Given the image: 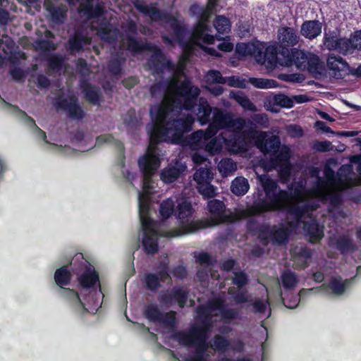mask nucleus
<instances>
[{"label":"nucleus","instance_id":"09e8293b","mask_svg":"<svg viewBox=\"0 0 361 361\" xmlns=\"http://www.w3.org/2000/svg\"><path fill=\"white\" fill-rule=\"evenodd\" d=\"M288 154L287 152H273L271 154L269 164L271 168L275 169L282 166L283 163L288 161Z\"/></svg>","mask_w":361,"mask_h":361},{"label":"nucleus","instance_id":"c9c22d12","mask_svg":"<svg viewBox=\"0 0 361 361\" xmlns=\"http://www.w3.org/2000/svg\"><path fill=\"white\" fill-rule=\"evenodd\" d=\"M87 37L82 31L77 30L69 38V49L71 51L79 52L82 50L84 44H87Z\"/></svg>","mask_w":361,"mask_h":361},{"label":"nucleus","instance_id":"6e6552de","mask_svg":"<svg viewBox=\"0 0 361 361\" xmlns=\"http://www.w3.org/2000/svg\"><path fill=\"white\" fill-rule=\"evenodd\" d=\"M54 105L56 109L66 112L72 120L82 121L86 116L78 98L75 94H69L67 97L60 94L55 98Z\"/></svg>","mask_w":361,"mask_h":361},{"label":"nucleus","instance_id":"a18cd8bd","mask_svg":"<svg viewBox=\"0 0 361 361\" xmlns=\"http://www.w3.org/2000/svg\"><path fill=\"white\" fill-rule=\"evenodd\" d=\"M231 343L228 338L221 335H216L212 339L210 348L219 352H226L230 348Z\"/></svg>","mask_w":361,"mask_h":361},{"label":"nucleus","instance_id":"3c124183","mask_svg":"<svg viewBox=\"0 0 361 361\" xmlns=\"http://www.w3.org/2000/svg\"><path fill=\"white\" fill-rule=\"evenodd\" d=\"M174 211V202L169 198L164 200L159 207V214L163 219H169Z\"/></svg>","mask_w":361,"mask_h":361},{"label":"nucleus","instance_id":"f3484780","mask_svg":"<svg viewBox=\"0 0 361 361\" xmlns=\"http://www.w3.org/2000/svg\"><path fill=\"white\" fill-rule=\"evenodd\" d=\"M255 145L264 154H271L278 152L281 140L277 135L267 136L266 132L260 131L256 135Z\"/></svg>","mask_w":361,"mask_h":361},{"label":"nucleus","instance_id":"69168bd1","mask_svg":"<svg viewBox=\"0 0 361 361\" xmlns=\"http://www.w3.org/2000/svg\"><path fill=\"white\" fill-rule=\"evenodd\" d=\"M226 84L230 87L237 88H245L246 81L244 79L240 78L239 76L231 75L226 77Z\"/></svg>","mask_w":361,"mask_h":361},{"label":"nucleus","instance_id":"ddd939ff","mask_svg":"<svg viewBox=\"0 0 361 361\" xmlns=\"http://www.w3.org/2000/svg\"><path fill=\"white\" fill-rule=\"evenodd\" d=\"M278 42L272 44L276 47L277 55L279 56L283 54L286 49L292 50L294 46L298 44L300 36L297 30L291 27H281L277 32Z\"/></svg>","mask_w":361,"mask_h":361},{"label":"nucleus","instance_id":"412c9836","mask_svg":"<svg viewBox=\"0 0 361 361\" xmlns=\"http://www.w3.org/2000/svg\"><path fill=\"white\" fill-rule=\"evenodd\" d=\"M85 271L78 278L79 286L82 289L94 288L100 286L99 273L90 264H84Z\"/></svg>","mask_w":361,"mask_h":361},{"label":"nucleus","instance_id":"8fccbe9b","mask_svg":"<svg viewBox=\"0 0 361 361\" xmlns=\"http://www.w3.org/2000/svg\"><path fill=\"white\" fill-rule=\"evenodd\" d=\"M97 31L101 38L106 42H112L116 39L115 36L111 35L112 26L109 23H101Z\"/></svg>","mask_w":361,"mask_h":361},{"label":"nucleus","instance_id":"f704fd0d","mask_svg":"<svg viewBox=\"0 0 361 361\" xmlns=\"http://www.w3.org/2000/svg\"><path fill=\"white\" fill-rule=\"evenodd\" d=\"M142 245L144 252L147 255H153L159 251L158 239L156 234L152 235L147 233H143Z\"/></svg>","mask_w":361,"mask_h":361},{"label":"nucleus","instance_id":"6e6d98bb","mask_svg":"<svg viewBox=\"0 0 361 361\" xmlns=\"http://www.w3.org/2000/svg\"><path fill=\"white\" fill-rule=\"evenodd\" d=\"M246 126V121L242 117L234 118L232 117L228 130L231 131L233 134L238 133V132L244 131L243 128Z\"/></svg>","mask_w":361,"mask_h":361},{"label":"nucleus","instance_id":"e433bc0d","mask_svg":"<svg viewBox=\"0 0 361 361\" xmlns=\"http://www.w3.org/2000/svg\"><path fill=\"white\" fill-rule=\"evenodd\" d=\"M250 185L247 179L239 176L235 178L231 182V190L237 196H243L248 191Z\"/></svg>","mask_w":361,"mask_h":361},{"label":"nucleus","instance_id":"7ed1b4c3","mask_svg":"<svg viewBox=\"0 0 361 361\" xmlns=\"http://www.w3.org/2000/svg\"><path fill=\"white\" fill-rule=\"evenodd\" d=\"M200 94V89L192 85L190 80L185 79L177 86L176 96L178 97L173 99L171 105L166 106L188 111H192L197 106V120L201 126H205L211 121V114L214 109L206 98H199Z\"/></svg>","mask_w":361,"mask_h":361},{"label":"nucleus","instance_id":"f03ea898","mask_svg":"<svg viewBox=\"0 0 361 361\" xmlns=\"http://www.w3.org/2000/svg\"><path fill=\"white\" fill-rule=\"evenodd\" d=\"M259 181L263 189L265 196L255 200L251 209L255 214H261L270 212H284L299 220L303 214L302 209L298 205L289 206L291 194L286 190L281 189L277 182L268 176L262 175Z\"/></svg>","mask_w":361,"mask_h":361},{"label":"nucleus","instance_id":"393cba45","mask_svg":"<svg viewBox=\"0 0 361 361\" xmlns=\"http://www.w3.org/2000/svg\"><path fill=\"white\" fill-rule=\"evenodd\" d=\"M322 30V23L318 20H305L300 27V34L310 40L319 36Z\"/></svg>","mask_w":361,"mask_h":361},{"label":"nucleus","instance_id":"37998d69","mask_svg":"<svg viewBox=\"0 0 361 361\" xmlns=\"http://www.w3.org/2000/svg\"><path fill=\"white\" fill-rule=\"evenodd\" d=\"M194 212L190 202L183 201L178 204L176 216L180 220H184L190 216Z\"/></svg>","mask_w":361,"mask_h":361},{"label":"nucleus","instance_id":"9d476101","mask_svg":"<svg viewBox=\"0 0 361 361\" xmlns=\"http://www.w3.org/2000/svg\"><path fill=\"white\" fill-rule=\"evenodd\" d=\"M221 310V317L224 321L233 320L238 317L239 311L235 308H222V303L219 300H212L207 305H200L196 308L197 319L200 321L213 315L212 312Z\"/></svg>","mask_w":361,"mask_h":361},{"label":"nucleus","instance_id":"a211bd4d","mask_svg":"<svg viewBox=\"0 0 361 361\" xmlns=\"http://www.w3.org/2000/svg\"><path fill=\"white\" fill-rule=\"evenodd\" d=\"M209 225L210 224L207 219H200L191 221L190 222L182 221V224L178 228H174L166 232L164 236L167 238H174L187 235L192 233L199 229L205 228Z\"/></svg>","mask_w":361,"mask_h":361},{"label":"nucleus","instance_id":"bb28decb","mask_svg":"<svg viewBox=\"0 0 361 361\" xmlns=\"http://www.w3.org/2000/svg\"><path fill=\"white\" fill-rule=\"evenodd\" d=\"M331 246L334 247L341 255L353 253L357 249L356 244L348 235H339Z\"/></svg>","mask_w":361,"mask_h":361},{"label":"nucleus","instance_id":"864d4df0","mask_svg":"<svg viewBox=\"0 0 361 361\" xmlns=\"http://www.w3.org/2000/svg\"><path fill=\"white\" fill-rule=\"evenodd\" d=\"M273 104L282 108L290 109L294 105L293 101L284 94H277L273 97Z\"/></svg>","mask_w":361,"mask_h":361},{"label":"nucleus","instance_id":"49530a36","mask_svg":"<svg viewBox=\"0 0 361 361\" xmlns=\"http://www.w3.org/2000/svg\"><path fill=\"white\" fill-rule=\"evenodd\" d=\"M233 98L245 110L255 111L256 106L250 101V99L242 92H238L234 94Z\"/></svg>","mask_w":361,"mask_h":361},{"label":"nucleus","instance_id":"9b49d317","mask_svg":"<svg viewBox=\"0 0 361 361\" xmlns=\"http://www.w3.org/2000/svg\"><path fill=\"white\" fill-rule=\"evenodd\" d=\"M189 298V290L184 286H174L170 290L161 292L158 300L166 307H171L177 304L180 308H184Z\"/></svg>","mask_w":361,"mask_h":361},{"label":"nucleus","instance_id":"de8ad7c7","mask_svg":"<svg viewBox=\"0 0 361 361\" xmlns=\"http://www.w3.org/2000/svg\"><path fill=\"white\" fill-rule=\"evenodd\" d=\"M145 281L147 289L154 292L161 286L162 281L157 273H147L145 276Z\"/></svg>","mask_w":361,"mask_h":361},{"label":"nucleus","instance_id":"1a4fd4ad","mask_svg":"<svg viewBox=\"0 0 361 361\" xmlns=\"http://www.w3.org/2000/svg\"><path fill=\"white\" fill-rule=\"evenodd\" d=\"M173 338L182 345L195 348L194 355H196L206 356L207 349L210 347L207 342L209 336L178 331L174 334Z\"/></svg>","mask_w":361,"mask_h":361},{"label":"nucleus","instance_id":"4c0bfd02","mask_svg":"<svg viewBox=\"0 0 361 361\" xmlns=\"http://www.w3.org/2000/svg\"><path fill=\"white\" fill-rule=\"evenodd\" d=\"M82 12L88 20L95 19L104 15L106 13L105 8L100 5L94 6L87 3L82 6Z\"/></svg>","mask_w":361,"mask_h":361},{"label":"nucleus","instance_id":"58836bf2","mask_svg":"<svg viewBox=\"0 0 361 361\" xmlns=\"http://www.w3.org/2000/svg\"><path fill=\"white\" fill-rule=\"evenodd\" d=\"M207 209L213 217L219 220H223L225 212V204L222 201L217 199H213L208 201Z\"/></svg>","mask_w":361,"mask_h":361},{"label":"nucleus","instance_id":"e2e57ef3","mask_svg":"<svg viewBox=\"0 0 361 361\" xmlns=\"http://www.w3.org/2000/svg\"><path fill=\"white\" fill-rule=\"evenodd\" d=\"M219 169L221 172L227 174L236 169V164L231 159H224L219 162Z\"/></svg>","mask_w":361,"mask_h":361},{"label":"nucleus","instance_id":"39448f33","mask_svg":"<svg viewBox=\"0 0 361 361\" xmlns=\"http://www.w3.org/2000/svg\"><path fill=\"white\" fill-rule=\"evenodd\" d=\"M323 44L330 51H336L343 56L353 54L355 51H361V30L351 33L350 37H341L337 30L325 32Z\"/></svg>","mask_w":361,"mask_h":361},{"label":"nucleus","instance_id":"473e14b6","mask_svg":"<svg viewBox=\"0 0 361 361\" xmlns=\"http://www.w3.org/2000/svg\"><path fill=\"white\" fill-rule=\"evenodd\" d=\"M72 278L71 271L67 265H64L57 269L54 275V279L59 288H62L70 284Z\"/></svg>","mask_w":361,"mask_h":361},{"label":"nucleus","instance_id":"4468645a","mask_svg":"<svg viewBox=\"0 0 361 361\" xmlns=\"http://www.w3.org/2000/svg\"><path fill=\"white\" fill-rule=\"evenodd\" d=\"M144 314L149 322L159 323L166 327H173L176 324V312L171 310L163 313L155 304L147 305Z\"/></svg>","mask_w":361,"mask_h":361},{"label":"nucleus","instance_id":"052dcab7","mask_svg":"<svg viewBox=\"0 0 361 361\" xmlns=\"http://www.w3.org/2000/svg\"><path fill=\"white\" fill-rule=\"evenodd\" d=\"M214 26L219 32L224 33L230 29L229 20L224 16H218Z\"/></svg>","mask_w":361,"mask_h":361},{"label":"nucleus","instance_id":"338daca9","mask_svg":"<svg viewBox=\"0 0 361 361\" xmlns=\"http://www.w3.org/2000/svg\"><path fill=\"white\" fill-rule=\"evenodd\" d=\"M169 260H163L159 262V271L157 274L159 276L162 281H165V280L170 278L169 274Z\"/></svg>","mask_w":361,"mask_h":361},{"label":"nucleus","instance_id":"4be33fe9","mask_svg":"<svg viewBox=\"0 0 361 361\" xmlns=\"http://www.w3.org/2000/svg\"><path fill=\"white\" fill-rule=\"evenodd\" d=\"M80 89L86 101L94 106L101 104L103 95L98 86L92 85L88 81L83 80L81 82Z\"/></svg>","mask_w":361,"mask_h":361},{"label":"nucleus","instance_id":"dca6fc26","mask_svg":"<svg viewBox=\"0 0 361 361\" xmlns=\"http://www.w3.org/2000/svg\"><path fill=\"white\" fill-rule=\"evenodd\" d=\"M254 47H250V56H252L260 63L267 62L271 67H277L278 57L276 47L269 45L264 51L258 44L252 43Z\"/></svg>","mask_w":361,"mask_h":361},{"label":"nucleus","instance_id":"2eb2a0df","mask_svg":"<svg viewBox=\"0 0 361 361\" xmlns=\"http://www.w3.org/2000/svg\"><path fill=\"white\" fill-rule=\"evenodd\" d=\"M309 58V54L298 49L292 50L286 49L283 54L278 57L277 66H295L298 69H305L306 61Z\"/></svg>","mask_w":361,"mask_h":361},{"label":"nucleus","instance_id":"c85d7f7f","mask_svg":"<svg viewBox=\"0 0 361 361\" xmlns=\"http://www.w3.org/2000/svg\"><path fill=\"white\" fill-rule=\"evenodd\" d=\"M214 11L209 4L201 6L198 4H192L189 8V14L192 17L197 18V23H207L211 18Z\"/></svg>","mask_w":361,"mask_h":361},{"label":"nucleus","instance_id":"f257e3e1","mask_svg":"<svg viewBox=\"0 0 361 361\" xmlns=\"http://www.w3.org/2000/svg\"><path fill=\"white\" fill-rule=\"evenodd\" d=\"M172 108L170 106H158L156 115L151 111L152 123L147 126L151 145L160 142L171 144H182L184 142L192 149H198L204 145L205 133L197 130L187 139L183 135L191 131L195 119L190 114H184L181 117L175 118L171 114Z\"/></svg>","mask_w":361,"mask_h":361},{"label":"nucleus","instance_id":"72a5a7b5","mask_svg":"<svg viewBox=\"0 0 361 361\" xmlns=\"http://www.w3.org/2000/svg\"><path fill=\"white\" fill-rule=\"evenodd\" d=\"M312 255V251L311 249L306 246H302L294 254V261L300 269H304L309 267Z\"/></svg>","mask_w":361,"mask_h":361},{"label":"nucleus","instance_id":"ea45409f","mask_svg":"<svg viewBox=\"0 0 361 361\" xmlns=\"http://www.w3.org/2000/svg\"><path fill=\"white\" fill-rule=\"evenodd\" d=\"M214 123H217L221 129H228L233 115L229 113H224L219 108H214L213 116Z\"/></svg>","mask_w":361,"mask_h":361},{"label":"nucleus","instance_id":"b1692460","mask_svg":"<svg viewBox=\"0 0 361 361\" xmlns=\"http://www.w3.org/2000/svg\"><path fill=\"white\" fill-rule=\"evenodd\" d=\"M208 29L207 23H197L193 28L191 36V42L197 46V43L202 41L207 44H214L215 38L212 35L207 34L206 31Z\"/></svg>","mask_w":361,"mask_h":361},{"label":"nucleus","instance_id":"4d7b16f0","mask_svg":"<svg viewBox=\"0 0 361 361\" xmlns=\"http://www.w3.org/2000/svg\"><path fill=\"white\" fill-rule=\"evenodd\" d=\"M248 283V276L243 271H234L232 279V284L236 286L238 288H241Z\"/></svg>","mask_w":361,"mask_h":361},{"label":"nucleus","instance_id":"a19ab883","mask_svg":"<svg viewBox=\"0 0 361 361\" xmlns=\"http://www.w3.org/2000/svg\"><path fill=\"white\" fill-rule=\"evenodd\" d=\"M213 317L214 315H212L210 317H207L199 321L200 325L198 326H192L188 332L192 333V334H199L208 336V333L213 325Z\"/></svg>","mask_w":361,"mask_h":361},{"label":"nucleus","instance_id":"f8f14e48","mask_svg":"<svg viewBox=\"0 0 361 361\" xmlns=\"http://www.w3.org/2000/svg\"><path fill=\"white\" fill-rule=\"evenodd\" d=\"M258 131L254 129L244 130L231 135L225 140L226 145L234 153H243L247 150L248 145L252 140H255Z\"/></svg>","mask_w":361,"mask_h":361},{"label":"nucleus","instance_id":"5701e85b","mask_svg":"<svg viewBox=\"0 0 361 361\" xmlns=\"http://www.w3.org/2000/svg\"><path fill=\"white\" fill-rule=\"evenodd\" d=\"M303 231L308 240L316 244L324 238V226H321L317 220L307 221L304 223Z\"/></svg>","mask_w":361,"mask_h":361},{"label":"nucleus","instance_id":"79ce46f5","mask_svg":"<svg viewBox=\"0 0 361 361\" xmlns=\"http://www.w3.org/2000/svg\"><path fill=\"white\" fill-rule=\"evenodd\" d=\"M283 287L286 290L293 289L298 283L297 275L290 269H286L281 275Z\"/></svg>","mask_w":361,"mask_h":361},{"label":"nucleus","instance_id":"20e7f679","mask_svg":"<svg viewBox=\"0 0 361 361\" xmlns=\"http://www.w3.org/2000/svg\"><path fill=\"white\" fill-rule=\"evenodd\" d=\"M126 39V49L133 54H142L147 51L152 52L149 59V64L157 75L163 74L165 70L173 71L175 69L174 63L156 45L147 42L145 39V40H138L128 34Z\"/></svg>","mask_w":361,"mask_h":361},{"label":"nucleus","instance_id":"aec40b11","mask_svg":"<svg viewBox=\"0 0 361 361\" xmlns=\"http://www.w3.org/2000/svg\"><path fill=\"white\" fill-rule=\"evenodd\" d=\"M328 68L332 71V75L338 79H342L349 75L350 66L348 63L340 56L334 54H329L326 59Z\"/></svg>","mask_w":361,"mask_h":361},{"label":"nucleus","instance_id":"774afa93","mask_svg":"<svg viewBox=\"0 0 361 361\" xmlns=\"http://www.w3.org/2000/svg\"><path fill=\"white\" fill-rule=\"evenodd\" d=\"M262 224H259L255 219H250L246 223V229L251 235H255L258 233Z\"/></svg>","mask_w":361,"mask_h":361},{"label":"nucleus","instance_id":"bf43d9fd","mask_svg":"<svg viewBox=\"0 0 361 361\" xmlns=\"http://www.w3.org/2000/svg\"><path fill=\"white\" fill-rule=\"evenodd\" d=\"M108 69L110 73L114 76H120L122 71V62L119 58H114L109 61Z\"/></svg>","mask_w":361,"mask_h":361},{"label":"nucleus","instance_id":"cd10ccee","mask_svg":"<svg viewBox=\"0 0 361 361\" xmlns=\"http://www.w3.org/2000/svg\"><path fill=\"white\" fill-rule=\"evenodd\" d=\"M58 294L65 301L70 303L75 309H85L84 303L81 301L79 294L73 289L62 288L57 290Z\"/></svg>","mask_w":361,"mask_h":361},{"label":"nucleus","instance_id":"6ab92c4d","mask_svg":"<svg viewBox=\"0 0 361 361\" xmlns=\"http://www.w3.org/2000/svg\"><path fill=\"white\" fill-rule=\"evenodd\" d=\"M44 8L49 13V18L51 22L57 25H63L67 19L68 7L61 4L56 5L53 0H44Z\"/></svg>","mask_w":361,"mask_h":361},{"label":"nucleus","instance_id":"c03bdc74","mask_svg":"<svg viewBox=\"0 0 361 361\" xmlns=\"http://www.w3.org/2000/svg\"><path fill=\"white\" fill-rule=\"evenodd\" d=\"M350 283V280L349 279H345L342 282L341 280L334 278L329 281L328 286L333 293L340 295L344 293Z\"/></svg>","mask_w":361,"mask_h":361},{"label":"nucleus","instance_id":"13d9d810","mask_svg":"<svg viewBox=\"0 0 361 361\" xmlns=\"http://www.w3.org/2000/svg\"><path fill=\"white\" fill-rule=\"evenodd\" d=\"M142 228L144 233L155 235L154 221L149 216L140 217Z\"/></svg>","mask_w":361,"mask_h":361},{"label":"nucleus","instance_id":"680f3d73","mask_svg":"<svg viewBox=\"0 0 361 361\" xmlns=\"http://www.w3.org/2000/svg\"><path fill=\"white\" fill-rule=\"evenodd\" d=\"M207 81L215 84H226V77H223L218 70H209L207 73Z\"/></svg>","mask_w":361,"mask_h":361},{"label":"nucleus","instance_id":"2f4dec72","mask_svg":"<svg viewBox=\"0 0 361 361\" xmlns=\"http://www.w3.org/2000/svg\"><path fill=\"white\" fill-rule=\"evenodd\" d=\"M185 169V167L183 165L169 166L161 171L160 178L165 183H173L183 173Z\"/></svg>","mask_w":361,"mask_h":361},{"label":"nucleus","instance_id":"603ef678","mask_svg":"<svg viewBox=\"0 0 361 361\" xmlns=\"http://www.w3.org/2000/svg\"><path fill=\"white\" fill-rule=\"evenodd\" d=\"M250 82L255 87L268 89L276 87L277 82L272 79L250 78Z\"/></svg>","mask_w":361,"mask_h":361},{"label":"nucleus","instance_id":"c756f323","mask_svg":"<svg viewBox=\"0 0 361 361\" xmlns=\"http://www.w3.org/2000/svg\"><path fill=\"white\" fill-rule=\"evenodd\" d=\"M176 82H173L171 80H160L152 85H151L149 88V92L152 97H159L162 98L166 91L170 88L175 89V93L176 94V88L178 86Z\"/></svg>","mask_w":361,"mask_h":361},{"label":"nucleus","instance_id":"0eeeda50","mask_svg":"<svg viewBox=\"0 0 361 361\" xmlns=\"http://www.w3.org/2000/svg\"><path fill=\"white\" fill-rule=\"evenodd\" d=\"M157 149V145H151L149 141L148 152L138 159V166L142 173L143 189L145 190L154 188L152 176L161 164Z\"/></svg>","mask_w":361,"mask_h":361},{"label":"nucleus","instance_id":"423d86ee","mask_svg":"<svg viewBox=\"0 0 361 361\" xmlns=\"http://www.w3.org/2000/svg\"><path fill=\"white\" fill-rule=\"evenodd\" d=\"M133 5L138 12L149 16L152 21L169 23L173 30L175 40L180 44L183 42L186 29L172 14L161 11L152 4L148 6L141 0H135Z\"/></svg>","mask_w":361,"mask_h":361},{"label":"nucleus","instance_id":"7c9ffc66","mask_svg":"<svg viewBox=\"0 0 361 361\" xmlns=\"http://www.w3.org/2000/svg\"><path fill=\"white\" fill-rule=\"evenodd\" d=\"M305 68L314 75L315 78H319L324 75V66L318 56L309 54V58L306 61Z\"/></svg>","mask_w":361,"mask_h":361},{"label":"nucleus","instance_id":"5fc2aeb1","mask_svg":"<svg viewBox=\"0 0 361 361\" xmlns=\"http://www.w3.org/2000/svg\"><path fill=\"white\" fill-rule=\"evenodd\" d=\"M272 226L269 224H262L261 228L258 232V238L264 245L269 243V239L271 238Z\"/></svg>","mask_w":361,"mask_h":361},{"label":"nucleus","instance_id":"a878e982","mask_svg":"<svg viewBox=\"0 0 361 361\" xmlns=\"http://www.w3.org/2000/svg\"><path fill=\"white\" fill-rule=\"evenodd\" d=\"M291 231L284 224L272 226L271 243L273 245H282L288 242Z\"/></svg>","mask_w":361,"mask_h":361},{"label":"nucleus","instance_id":"0e129e2a","mask_svg":"<svg viewBox=\"0 0 361 361\" xmlns=\"http://www.w3.org/2000/svg\"><path fill=\"white\" fill-rule=\"evenodd\" d=\"M198 191L204 199L212 198L216 195V188L209 183L200 185Z\"/></svg>","mask_w":361,"mask_h":361}]
</instances>
